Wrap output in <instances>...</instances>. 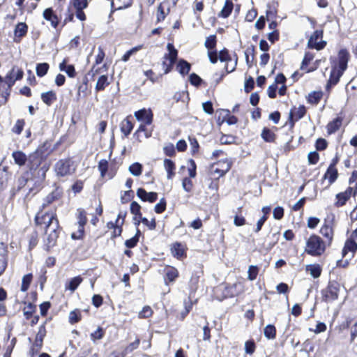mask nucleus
I'll return each mask as SVG.
<instances>
[{
    "label": "nucleus",
    "instance_id": "21",
    "mask_svg": "<svg viewBox=\"0 0 357 357\" xmlns=\"http://www.w3.org/2000/svg\"><path fill=\"white\" fill-rule=\"evenodd\" d=\"M244 287L242 283L235 282L225 287L224 294L226 298H234L243 294Z\"/></svg>",
    "mask_w": 357,
    "mask_h": 357
},
{
    "label": "nucleus",
    "instance_id": "41",
    "mask_svg": "<svg viewBox=\"0 0 357 357\" xmlns=\"http://www.w3.org/2000/svg\"><path fill=\"white\" fill-rule=\"evenodd\" d=\"M234 3L231 0H226L225 5L218 16L222 18H227L232 13Z\"/></svg>",
    "mask_w": 357,
    "mask_h": 357
},
{
    "label": "nucleus",
    "instance_id": "4",
    "mask_svg": "<svg viewBox=\"0 0 357 357\" xmlns=\"http://www.w3.org/2000/svg\"><path fill=\"white\" fill-rule=\"evenodd\" d=\"M327 248L329 247L320 236L312 234L306 240L304 251L312 257H321L325 253Z\"/></svg>",
    "mask_w": 357,
    "mask_h": 357
},
{
    "label": "nucleus",
    "instance_id": "45",
    "mask_svg": "<svg viewBox=\"0 0 357 357\" xmlns=\"http://www.w3.org/2000/svg\"><path fill=\"white\" fill-rule=\"evenodd\" d=\"M257 344L253 338L246 340L244 344L245 354L250 356H253L257 350Z\"/></svg>",
    "mask_w": 357,
    "mask_h": 357
},
{
    "label": "nucleus",
    "instance_id": "24",
    "mask_svg": "<svg viewBox=\"0 0 357 357\" xmlns=\"http://www.w3.org/2000/svg\"><path fill=\"white\" fill-rule=\"evenodd\" d=\"M179 277L178 269L172 266H167L165 268L164 282L166 285L174 282Z\"/></svg>",
    "mask_w": 357,
    "mask_h": 357
},
{
    "label": "nucleus",
    "instance_id": "18",
    "mask_svg": "<svg viewBox=\"0 0 357 357\" xmlns=\"http://www.w3.org/2000/svg\"><path fill=\"white\" fill-rule=\"evenodd\" d=\"M356 196L357 195H354L351 188H347L344 191L336 194L333 205L335 208L342 207L347 204L351 197H356Z\"/></svg>",
    "mask_w": 357,
    "mask_h": 357
},
{
    "label": "nucleus",
    "instance_id": "30",
    "mask_svg": "<svg viewBox=\"0 0 357 357\" xmlns=\"http://www.w3.org/2000/svg\"><path fill=\"white\" fill-rule=\"evenodd\" d=\"M137 197L143 202L153 203L158 199V193L155 192H147L145 189L139 188L137 190Z\"/></svg>",
    "mask_w": 357,
    "mask_h": 357
},
{
    "label": "nucleus",
    "instance_id": "58",
    "mask_svg": "<svg viewBox=\"0 0 357 357\" xmlns=\"http://www.w3.org/2000/svg\"><path fill=\"white\" fill-rule=\"evenodd\" d=\"M39 234L37 230L33 231V232L29 236V248L33 250L38 243Z\"/></svg>",
    "mask_w": 357,
    "mask_h": 357
},
{
    "label": "nucleus",
    "instance_id": "46",
    "mask_svg": "<svg viewBox=\"0 0 357 357\" xmlns=\"http://www.w3.org/2000/svg\"><path fill=\"white\" fill-rule=\"evenodd\" d=\"M77 227H85L88 222L87 213L86 211L83 208H79L77 209Z\"/></svg>",
    "mask_w": 357,
    "mask_h": 357
},
{
    "label": "nucleus",
    "instance_id": "44",
    "mask_svg": "<svg viewBox=\"0 0 357 357\" xmlns=\"http://www.w3.org/2000/svg\"><path fill=\"white\" fill-rule=\"evenodd\" d=\"M110 84L107 75H102L98 79L95 89L97 92L102 91Z\"/></svg>",
    "mask_w": 357,
    "mask_h": 357
},
{
    "label": "nucleus",
    "instance_id": "19",
    "mask_svg": "<svg viewBox=\"0 0 357 357\" xmlns=\"http://www.w3.org/2000/svg\"><path fill=\"white\" fill-rule=\"evenodd\" d=\"M134 116L140 123L151 124L153 121V113L150 108L139 109L135 112Z\"/></svg>",
    "mask_w": 357,
    "mask_h": 357
},
{
    "label": "nucleus",
    "instance_id": "11",
    "mask_svg": "<svg viewBox=\"0 0 357 357\" xmlns=\"http://www.w3.org/2000/svg\"><path fill=\"white\" fill-rule=\"evenodd\" d=\"M63 10V6L59 4L54 10L52 8H47L43 10V18L50 23L52 28L56 29L61 22V15H58V13H61Z\"/></svg>",
    "mask_w": 357,
    "mask_h": 357
},
{
    "label": "nucleus",
    "instance_id": "49",
    "mask_svg": "<svg viewBox=\"0 0 357 357\" xmlns=\"http://www.w3.org/2000/svg\"><path fill=\"white\" fill-rule=\"evenodd\" d=\"M173 100L175 102H188L190 100L189 93L188 91H177L173 96Z\"/></svg>",
    "mask_w": 357,
    "mask_h": 357
},
{
    "label": "nucleus",
    "instance_id": "37",
    "mask_svg": "<svg viewBox=\"0 0 357 357\" xmlns=\"http://www.w3.org/2000/svg\"><path fill=\"white\" fill-rule=\"evenodd\" d=\"M314 55L310 52H306L301 62V70H305L306 73H311L316 70L315 68H307L310 62L313 60Z\"/></svg>",
    "mask_w": 357,
    "mask_h": 357
},
{
    "label": "nucleus",
    "instance_id": "7",
    "mask_svg": "<svg viewBox=\"0 0 357 357\" xmlns=\"http://www.w3.org/2000/svg\"><path fill=\"white\" fill-rule=\"evenodd\" d=\"M54 172L57 176L64 177L73 174L76 171V165L72 158L59 160L54 165Z\"/></svg>",
    "mask_w": 357,
    "mask_h": 357
},
{
    "label": "nucleus",
    "instance_id": "40",
    "mask_svg": "<svg viewBox=\"0 0 357 357\" xmlns=\"http://www.w3.org/2000/svg\"><path fill=\"white\" fill-rule=\"evenodd\" d=\"M6 75H10V80L15 84L16 81L21 80L23 78L24 71L22 68L13 66Z\"/></svg>",
    "mask_w": 357,
    "mask_h": 357
},
{
    "label": "nucleus",
    "instance_id": "61",
    "mask_svg": "<svg viewBox=\"0 0 357 357\" xmlns=\"http://www.w3.org/2000/svg\"><path fill=\"white\" fill-rule=\"evenodd\" d=\"M217 45V36L215 34L211 35L206 38L204 45L208 50H215Z\"/></svg>",
    "mask_w": 357,
    "mask_h": 357
},
{
    "label": "nucleus",
    "instance_id": "53",
    "mask_svg": "<svg viewBox=\"0 0 357 357\" xmlns=\"http://www.w3.org/2000/svg\"><path fill=\"white\" fill-rule=\"evenodd\" d=\"M140 236H141V231H140L139 229L137 228L135 235L133 237H132L129 239H127L125 241V245L129 249L136 247L139 241Z\"/></svg>",
    "mask_w": 357,
    "mask_h": 357
},
{
    "label": "nucleus",
    "instance_id": "63",
    "mask_svg": "<svg viewBox=\"0 0 357 357\" xmlns=\"http://www.w3.org/2000/svg\"><path fill=\"white\" fill-rule=\"evenodd\" d=\"M105 330L103 328L98 326V328L96 329V331H95L93 333H91L90 337H91V340L95 342L97 340L102 339L103 337L105 336Z\"/></svg>",
    "mask_w": 357,
    "mask_h": 357
},
{
    "label": "nucleus",
    "instance_id": "54",
    "mask_svg": "<svg viewBox=\"0 0 357 357\" xmlns=\"http://www.w3.org/2000/svg\"><path fill=\"white\" fill-rule=\"evenodd\" d=\"M264 336L268 340H274L277 335V330L274 325L268 324L264 329Z\"/></svg>",
    "mask_w": 357,
    "mask_h": 357
},
{
    "label": "nucleus",
    "instance_id": "57",
    "mask_svg": "<svg viewBox=\"0 0 357 357\" xmlns=\"http://www.w3.org/2000/svg\"><path fill=\"white\" fill-rule=\"evenodd\" d=\"M349 186L347 188H351V191L354 192V195H357V170L352 171L350 177L349 178Z\"/></svg>",
    "mask_w": 357,
    "mask_h": 357
},
{
    "label": "nucleus",
    "instance_id": "15",
    "mask_svg": "<svg viewBox=\"0 0 357 357\" xmlns=\"http://www.w3.org/2000/svg\"><path fill=\"white\" fill-rule=\"evenodd\" d=\"M324 31L322 29L315 30L307 41V47L310 49H315L318 51L321 50L326 46V41L321 40L317 42V40L323 38Z\"/></svg>",
    "mask_w": 357,
    "mask_h": 357
},
{
    "label": "nucleus",
    "instance_id": "52",
    "mask_svg": "<svg viewBox=\"0 0 357 357\" xmlns=\"http://www.w3.org/2000/svg\"><path fill=\"white\" fill-rule=\"evenodd\" d=\"M278 8L273 4L268 3L266 10V17L268 21L275 20L278 17Z\"/></svg>",
    "mask_w": 357,
    "mask_h": 357
},
{
    "label": "nucleus",
    "instance_id": "39",
    "mask_svg": "<svg viewBox=\"0 0 357 357\" xmlns=\"http://www.w3.org/2000/svg\"><path fill=\"white\" fill-rule=\"evenodd\" d=\"M12 157L15 163L20 167L25 165L28 159V156L22 151H13Z\"/></svg>",
    "mask_w": 357,
    "mask_h": 357
},
{
    "label": "nucleus",
    "instance_id": "8",
    "mask_svg": "<svg viewBox=\"0 0 357 357\" xmlns=\"http://www.w3.org/2000/svg\"><path fill=\"white\" fill-rule=\"evenodd\" d=\"M335 216L332 215L331 219L325 218L319 229V234L322 240L326 243L328 247L332 245L335 236Z\"/></svg>",
    "mask_w": 357,
    "mask_h": 357
},
{
    "label": "nucleus",
    "instance_id": "9",
    "mask_svg": "<svg viewBox=\"0 0 357 357\" xmlns=\"http://www.w3.org/2000/svg\"><path fill=\"white\" fill-rule=\"evenodd\" d=\"M231 167L232 162L228 158L219 160L210 165L208 174L211 176L220 178L224 176L231 169Z\"/></svg>",
    "mask_w": 357,
    "mask_h": 357
},
{
    "label": "nucleus",
    "instance_id": "20",
    "mask_svg": "<svg viewBox=\"0 0 357 357\" xmlns=\"http://www.w3.org/2000/svg\"><path fill=\"white\" fill-rule=\"evenodd\" d=\"M216 113L218 114L217 117V123L219 125L226 121L229 125H234L238 122V118L236 116L230 115L229 109H219Z\"/></svg>",
    "mask_w": 357,
    "mask_h": 357
},
{
    "label": "nucleus",
    "instance_id": "60",
    "mask_svg": "<svg viewBox=\"0 0 357 357\" xmlns=\"http://www.w3.org/2000/svg\"><path fill=\"white\" fill-rule=\"evenodd\" d=\"M10 176V173L8 172V167L4 166L0 167V185H3L8 182Z\"/></svg>",
    "mask_w": 357,
    "mask_h": 357
},
{
    "label": "nucleus",
    "instance_id": "12",
    "mask_svg": "<svg viewBox=\"0 0 357 357\" xmlns=\"http://www.w3.org/2000/svg\"><path fill=\"white\" fill-rule=\"evenodd\" d=\"M61 226L59 228H53L47 232H44L46 237L43 239V248L47 252H50L57 245L58 238L62 231Z\"/></svg>",
    "mask_w": 357,
    "mask_h": 357
},
{
    "label": "nucleus",
    "instance_id": "13",
    "mask_svg": "<svg viewBox=\"0 0 357 357\" xmlns=\"http://www.w3.org/2000/svg\"><path fill=\"white\" fill-rule=\"evenodd\" d=\"M63 195V189L56 186L51 192H50L44 199L39 210L47 211L55 202L60 200Z\"/></svg>",
    "mask_w": 357,
    "mask_h": 357
},
{
    "label": "nucleus",
    "instance_id": "38",
    "mask_svg": "<svg viewBox=\"0 0 357 357\" xmlns=\"http://www.w3.org/2000/svg\"><path fill=\"white\" fill-rule=\"evenodd\" d=\"M54 149H52V142L49 140L45 141L42 144L34 151L37 152L40 155H46V157L53 151Z\"/></svg>",
    "mask_w": 357,
    "mask_h": 357
},
{
    "label": "nucleus",
    "instance_id": "17",
    "mask_svg": "<svg viewBox=\"0 0 357 357\" xmlns=\"http://www.w3.org/2000/svg\"><path fill=\"white\" fill-rule=\"evenodd\" d=\"M98 169L100 173V176L104 178L107 176L109 179L112 178L116 174V169L114 165H109L107 160L102 159L98 162Z\"/></svg>",
    "mask_w": 357,
    "mask_h": 357
},
{
    "label": "nucleus",
    "instance_id": "50",
    "mask_svg": "<svg viewBox=\"0 0 357 357\" xmlns=\"http://www.w3.org/2000/svg\"><path fill=\"white\" fill-rule=\"evenodd\" d=\"M50 64L48 63H38L36 66V75L39 77H43L46 75L50 70Z\"/></svg>",
    "mask_w": 357,
    "mask_h": 357
},
{
    "label": "nucleus",
    "instance_id": "23",
    "mask_svg": "<svg viewBox=\"0 0 357 357\" xmlns=\"http://www.w3.org/2000/svg\"><path fill=\"white\" fill-rule=\"evenodd\" d=\"M339 172L337 168H331L328 167L326 172L323 175L321 178V183H324L326 181H327V185L326 188H329L331 185H333L338 178Z\"/></svg>",
    "mask_w": 357,
    "mask_h": 357
},
{
    "label": "nucleus",
    "instance_id": "10",
    "mask_svg": "<svg viewBox=\"0 0 357 357\" xmlns=\"http://www.w3.org/2000/svg\"><path fill=\"white\" fill-rule=\"evenodd\" d=\"M167 49L168 53L165 54L162 62L164 74L165 75L169 73L173 70L174 66L177 61L178 54V50L172 43H168Z\"/></svg>",
    "mask_w": 357,
    "mask_h": 357
},
{
    "label": "nucleus",
    "instance_id": "6",
    "mask_svg": "<svg viewBox=\"0 0 357 357\" xmlns=\"http://www.w3.org/2000/svg\"><path fill=\"white\" fill-rule=\"evenodd\" d=\"M340 291V284L337 280H330L326 287L321 290V301L330 303L337 301Z\"/></svg>",
    "mask_w": 357,
    "mask_h": 357
},
{
    "label": "nucleus",
    "instance_id": "62",
    "mask_svg": "<svg viewBox=\"0 0 357 357\" xmlns=\"http://www.w3.org/2000/svg\"><path fill=\"white\" fill-rule=\"evenodd\" d=\"M26 124L25 120L23 119H17L12 128V132L17 135H20L23 131L24 127Z\"/></svg>",
    "mask_w": 357,
    "mask_h": 357
},
{
    "label": "nucleus",
    "instance_id": "36",
    "mask_svg": "<svg viewBox=\"0 0 357 357\" xmlns=\"http://www.w3.org/2000/svg\"><path fill=\"white\" fill-rule=\"evenodd\" d=\"M261 137L265 142L275 143L277 139V135L274 130L264 127L261 132Z\"/></svg>",
    "mask_w": 357,
    "mask_h": 357
},
{
    "label": "nucleus",
    "instance_id": "48",
    "mask_svg": "<svg viewBox=\"0 0 357 357\" xmlns=\"http://www.w3.org/2000/svg\"><path fill=\"white\" fill-rule=\"evenodd\" d=\"M82 281L83 278L80 275L71 278L68 283L66 284V289H69L73 292L77 289Z\"/></svg>",
    "mask_w": 357,
    "mask_h": 357
},
{
    "label": "nucleus",
    "instance_id": "51",
    "mask_svg": "<svg viewBox=\"0 0 357 357\" xmlns=\"http://www.w3.org/2000/svg\"><path fill=\"white\" fill-rule=\"evenodd\" d=\"M82 315L79 309H75L70 312L68 317V321L70 324L73 325L82 320Z\"/></svg>",
    "mask_w": 357,
    "mask_h": 357
},
{
    "label": "nucleus",
    "instance_id": "31",
    "mask_svg": "<svg viewBox=\"0 0 357 357\" xmlns=\"http://www.w3.org/2000/svg\"><path fill=\"white\" fill-rule=\"evenodd\" d=\"M68 59L65 58L59 66L61 71L65 72L67 75L70 78H74L77 76V72L75 66L73 64H67Z\"/></svg>",
    "mask_w": 357,
    "mask_h": 357
},
{
    "label": "nucleus",
    "instance_id": "5",
    "mask_svg": "<svg viewBox=\"0 0 357 357\" xmlns=\"http://www.w3.org/2000/svg\"><path fill=\"white\" fill-rule=\"evenodd\" d=\"M46 160V155H40L37 152H32L28 155L27 167L31 173L35 172L40 167L42 176L45 178L46 172L50 168V165L43 162Z\"/></svg>",
    "mask_w": 357,
    "mask_h": 357
},
{
    "label": "nucleus",
    "instance_id": "43",
    "mask_svg": "<svg viewBox=\"0 0 357 357\" xmlns=\"http://www.w3.org/2000/svg\"><path fill=\"white\" fill-rule=\"evenodd\" d=\"M305 271L309 272L313 278H318L322 273V268L318 264H308L305 266Z\"/></svg>",
    "mask_w": 357,
    "mask_h": 357
},
{
    "label": "nucleus",
    "instance_id": "35",
    "mask_svg": "<svg viewBox=\"0 0 357 357\" xmlns=\"http://www.w3.org/2000/svg\"><path fill=\"white\" fill-rule=\"evenodd\" d=\"M43 102L48 107H50L57 100L56 93L53 90L43 92L40 95Z\"/></svg>",
    "mask_w": 357,
    "mask_h": 357
},
{
    "label": "nucleus",
    "instance_id": "47",
    "mask_svg": "<svg viewBox=\"0 0 357 357\" xmlns=\"http://www.w3.org/2000/svg\"><path fill=\"white\" fill-rule=\"evenodd\" d=\"M323 97V92L321 91H312L308 94L307 97V101L308 103L317 105L319 103L321 98Z\"/></svg>",
    "mask_w": 357,
    "mask_h": 357
},
{
    "label": "nucleus",
    "instance_id": "25",
    "mask_svg": "<svg viewBox=\"0 0 357 357\" xmlns=\"http://www.w3.org/2000/svg\"><path fill=\"white\" fill-rule=\"evenodd\" d=\"M170 13L169 1V0H164L160 3L157 8V17L156 22L159 23L163 22Z\"/></svg>",
    "mask_w": 357,
    "mask_h": 357
},
{
    "label": "nucleus",
    "instance_id": "42",
    "mask_svg": "<svg viewBox=\"0 0 357 357\" xmlns=\"http://www.w3.org/2000/svg\"><path fill=\"white\" fill-rule=\"evenodd\" d=\"M164 167H165V170L167 171V178H169V179L172 178L176 174L175 162L170 159L165 158L164 160Z\"/></svg>",
    "mask_w": 357,
    "mask_h": 357
},
{
    "label": "nucleus",
    "instance_id": "1",
    "mask_svg": "<svg viewBox=\"0 0 357 357\" xmlns=\"http://www.w3.org/2000/svg\"><path fill=\"white\" fill-rule=\"evenodd\" d=\"M350 58V53L347 48H342L338 51L337 58L331 61V70L326 86L327 91L339 83L341 77L348 68Z\"/></svg>",
    "mask_w": 357,
    "mask_h": 357
},
{
    "label": "nucleus",
    "instance_id": "32",
    "mask_svg": "<svg viewBox=\"0 0 357 357\" xmlns=\"http://www.w3.org/2000/svg\"><path fill=\"white\" fill-rule=\"evenodd\" d=\"M24 307L22 308L23 315L26 321H29L37 311V305L33 303L23 302Z\"/></svg>",
    "mask_w": 357,
    "mask_h": 357
},
{
    "label": "nucleus",
    "instance_id": "22",
    "mask_svg": "<svg viewBox=\"0 0 357 357\" xmlns=\"http://www.w3.org/2000/svg\"><path fill=\"white\" fill-rule=\"evenodd\" d=\"M306 112V107L303 105L298 107H293L289 113V122L291 127L294 126L296 122L304 117Z\"/></svg>",
    "mask_w": 357,
    "mask_h": 357
},
{
    "label": "nucleus",
    "instance_id": "34",
    "mask_svg": "<svg viewBox=\"0 0 357 357\" xmlns=\"http://www.w3.org/2000/svg\"><path fill=\"white\" fill-rule=\"evenodd\" d=\"M176 70L181 76L185 77L189 74L191 70V64L186 60L181 59L176 63Z\"/></svg>",
    "mask_w": 357,
    "mask_h": 357
},
{
    "label": "nucleus",
    "instance_id": "56",
    "mask_svg": "<svg viewBox=\"0 0 357 357\" xmlns=\"http://www.w3.org/2000/svg\"><path fill=\"white\" fill-rule=\"evenodd\" d=\"M109 66L107 63L102 64L101 66H98V65H93L89 74H91L92 77L96 75L107 73L108 71Z\"/></svg>",
    "mask_w": 357,
    "mask_h": 357
},
{
    "label": "nucleus",
    "instance_id": "27",
    "mask_svg": "<svg viewBox=\"0 0 357 357\" xmlns=\"http://www.w3.org/2000/svg\"><path fill=\"white\" fill-rule=\"evenodd\" d=\"M28 25L25 22H18L14 29V42L20 43L28 33Z\"/></svg>",
    "mask_w": 357,
    "mask_h": 357
},
{
    "label": "nucleus",
    "instance_id": "2",
    "mask_svg": "<svg viewBox=\"0 0 357 357\" xmlns=\"http://www.w3.org/2000/svg\"><path fill=\"white\" fill-rule=\"evenodd\" d=\"M88 0H70L67 9L64 13V19L62 22V27L70 22H75V16L81 22L87 20L84 9L89 6Z\"/></svg>",
    "mask_w": 357,
    "mask_h": 357
},
{
    "label": "nucleus",
    "instance_id": "64",
    "mask_svg": "<svg viewBox=\"0 0 357 357\" xmlns=\"http://www.w3.org/2000/svg\"><path fill=\"white\" fill-rule=\"evenodd\" d=\"M93 244L94 240L89 238L79 246V249L83 252H88L91 250H93L95 249Z\"/></svg>",
    "mask_w": 357,
    "mask_h": 357
},
{
    "label": "nucleus",
    "instance_id": "33",
    "mask_svg": "<svg viewBox=\"0 0 357 357\" xmlns=\"http://www.w3.org/2000/svg\"><path fill=\"white\" fill-rule=\"evenodd\" d=\"M256 48L254 45L248 47L245 51V61L249 68L256 64L255 61Z\"/></svg>",
    "mask_w": 357,
    "mask_h": 357
},
{
    "label": "nucleus",
    "instance_id": "28",
    "mask_svg": "<svg viewBox=\"0 0 357 357\" xmlns=\"http://www.w3.org/2000/svg\"><path fill=\"white\" fill-rule=\"evenodd\" d=\"M344 121V116H337L332 121H329L326 128V132L328 135L334 134L342 127Z\"/></svg>",
    "mask_w": 357,
    "mask_h": 357
},
{
    "label": "nucleus",
    "instance_id": "16",
    "mask_svg": "<svg viewBox=\"0 0 357 357\" xmlns=\"http://www.w3.org/2000/svg\"><path fill=\"white\" fill-rule=\"evenodd\" d=\"M10 75H6L4 78L0 75V95L6 102L10 96L14 84L10 80Z\"/></svg>",
    "mask_w": 357,
    "mask_h": 357
},
{
    "label": "nucleus",
    "instance_id": "3",
    "mask_svg": "<svg viewBox=\"0 0 357 357\" xmlns=\"http://www.w3.org/2000/svg\"><path fill=\"white\" fill-rule=\"evenodd\" d=\"M33 222L35 226L43 230L44 232L61 226L56 214V207L49 211L38 210L35 215Z\"/></svg>",
    "mask_w": 357,
    "mask_h": 357
},
{
    "label": "nucleus",
    "instance_id": "55",
    "mask_svg": "<svg viewBox=\"0 0 357 357\" xmlns=\"http://www.w3.org/2000/svg\"><path fill=\"white\" fill-rule=\"evenodd\" d=\"M243 207H238L234 218V224L237 227H241L246 224V219L242 215Z\"/></svg>",
    "mask_w": 357,
    "mask_h": 357
},
{
    "label": "nucleus",
    "instance_id": "26",
    "mask_svg": "<svg viewBox=\"0 0 357 357\" xmlns=\"http://www.w3.org/2000/svg\"><path fill=\"white\" fill-rule=\"evenodd\" d=\"M132 115L127 116L120 123V130L123 135V137L127 138L132 132L134 128V123L132 121Z\"/></svg>",
    "mask_w": 357,
    "mask_h": 357
},
{
    "label": "nucleus",
    "instance_id": "59",
    "mask_svg": "<svg viewBox=\"0 0 357 357\" xmlns=\"http://www.w3.org/2000/svg\"><path fill=\"white\" fill-rule=\"evenodd\" d=\"M33 280V275L31 273H28L26 275H24L22 278V284H21V291L24 292L26 291Z\"/></svg>",
    "mask_w": 357,
    "mask_h": 357
},
{
    "label": "nucleus",
    "instance_id": "29",
    "mask_svg": "<svg viewBox=\"0 0 357 357\" xmlns=\"http://www.w3.org/2000/svg\"><path fill=\"white\" fill-rule=\"evenodd\" d=\"M349 252L354 257L357 252V241L347 238L342 250V257H345Z\"/></svg>",
    "mask_w": 357,
    "mask_h": 357
},
{
    "label": "nucleus",
    "instance_id": "14",
    "mask_svg": "<svg viewBox=\"0 0 357 357\" xmlns=\"http://www.w3.org/2000/svg\"><path fill=\"white\" fill-rule=\"evenodd\" d=\"M188 246L186 243L175 241L170 244L169 250L175 259L182 261L187 257Z\"/></svg>",
    "mask_w": 357,
    "mask_h": 357
}]
</instances>
